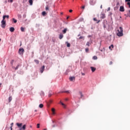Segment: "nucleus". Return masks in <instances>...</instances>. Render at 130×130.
Returning a JSON list of instances; mask_svg holds the SVG:
<instances>
[{
    "label": "nucleus",
    "mask_w": 130,
    "mask_h": 130,
    "mask_svg": "<svg viewBox=\"0 0 130 130\" xmlns=\"http://www.w3.org/2000/svg\"><path fill=\"white\" fill-rule=\"evenodd\" d=\"M119 29L117 30L118 32H117V36L121 37V36H123V28H122V27H120Z\"/></svg>",
    "instance_id": "nucleus-1"
},
{
    "label": "nucleus",
    "mask_w": 130,
    "mask_h": 130,
    "mask_svg": "<svg viewBox=\"0 0 130 130\" xmlns=\"http://www.w3.org/2000/svg\"><path fill=\"white\" fill-rule=\"evenodd\" d=\"M16 125L18 126V127H19V130H25L26 129V124H24L23 125L22 123H17Z\"/></svg>",
    "instance_id": "nucleus-2"
},
{
    "label": "nucleus",
    "mask_w": 130,
    "mask_h": 130,
    "mask_svg": "<svg viewBox=\"0 0 130 130\" xmlns=\"http://www.w3.org/2000/svg\"><path fill=\"white\" fill-rule=\"evenodd\" d=\"M1 27L3 28V29H5L6 28V21L4 20V19L1 21Z\"/></svg>",
    "instance_id": "nucleus-3"
},
{
    "label": "nucleus",
    "mask_w": 130,
    "mask_h": 130,
    "mask_svg": "<svg viewBox=\"0 0 130 130\" xmlns=\"http://www.w3.org/2000/svg\"><path fill=\"white\" fill-rule=\"evenodd\" d=\"M19 54H23V53H24V49L20 48L19 49Z\"/></svg>",
    "instance_id": "nucleus-4"
},
{
    "label": "nucleus",
    "mask_w": 130,
    "mask_h": 130,
    "mask_svg": "<svg viewBox=\"0 0 130 130\" xmlns=\"http://www.w3.org/2000/svg\"><path fill=\"white\" fill-rule=\"evenodd\" d=\"M77 97H78L79 99H81L83 97V94L82 92H79V93L77 94Z\"/></svg>",
    "instance_id": "nucleus-5"
},
{
    "label": "nucleus",
    "mask_w": 130,
    "mask_h": 130,
    "mask_svg": "<svg viewBox=\"0 0 130 130\" xmlns=\"http://www.w3.org/2000/svg\"><path fill=\"white\" fill-rule=\"evenodd\" d=\"M45 69V66H43V67H42L40 70V72L41 74H42V73H43V72H44V69Z\"/></svg>",
    "instance_id": "nucleus-6"
},
{
    "label": "nucleus",
    "mask_w": 130,
    "mask_h": 130,
    "mask_svg": "<svg viewBox=\"0 0 130 130\" xmlns=\"http://www.w3.org/2000/svg\"><path fill=\"white\" fill-rule=\"evenodd\" d=\"M19 67H21L20 64H18L16 68L15 67L12 66V69H15V71H17L19 69Z\"/></svg>",
    "instance_id": "nucleus-7"
},
{
    "label": "nucleus",
    "mask_w": 130,
    "mask_h": 130,
    "mask_svg": "<svg viewBox=\"0 0 130 130\" xmlns=\"http://www.w3.org/2000/svg\"><path fill=\"white\" fill-rule=\"evenodd\" d=\"M119 11L120 12H124V7L123 6H120Z\"/></svg>",
    "instance_id": "nucleus-8"
},
{
    "label": "nucleus",
    "mask_w": 130,
    "mask_h": 130,
    "mask_svg": "<svg viewBox=\"0 0 130 130\" xmlns=\"http://www.w3.org/2000/svg\"><path fill=\"white\" fill-rule=\"evenodd\" d=\"M90 69H91V71H92V73H94V72H95V71H96V68L91 67Z\"/></svg>",
    "instance_id": "nucleus-9"
},
{
    "label": "nucleus",
    "mask_w": 130,
    "mask_h": 130,
    "mask_svg": "<svg viewBox=\"0 0 130 130\" xmlns=\"http://www.w3.org/2000/svg\"><path fill=\"white\" fill-rule=\"evenodd\" d=\"M9 30L10 32H14V31H15V28H14L13 27H11L10 28Z\"/></svg>",
    "instance_id": "nucleus-10"
},
{
    "label": "nucleus",
    "mask_w": 130,
    "mask_h": 130,
    "mask_svg": "<svg viewBox=\"0 0 130 130\" xmlns=\"http://www.w3.org/2000/svg\"><path fill=\"white\" fill-rule=\"evenodd\" d=\"M69 79L70 81H71V82H73V81L75 80V77H70Z\"/></svg>",
    "instance_id": "nucleus-11"
},
{
    "label": "nucleus",
    "mask_w": 130,
    "mask_h": 130,
    "mask_svg": "<svg viewBox=\"0 0 130 130\" xmlns=\"http://www.w3.org/2000/svg\"><path fill=\"white\" fill-rule=\"evenodd\" d=\"M6 18H7V19H9L10 18V16L9 15H4L3 16V19L5 20Z\"/></svg>",
    "instance_id": "nucleus-12"
},
{
    "label": "nucleus",
    "mask_w": 130,
    "mask_h": 130,
    "mask_svg": "<svg viewBox=\"0 0 130 130\" xmlns=\"http://www.w3.org/2000/svg\"><path fill=\"white\" fill-rule=\"evenodd\" d=\"M66 44H67V47H71V44L69 42H66Z\"/></svg>",
    "instance_id": "nucleus-13"
},
{
    "label": "nucleus",
    "mask_w": 130,
    "mask_h": 130,
    "mask_svg": "<svg viewBox=\"0 0 130 130\" xmlns=\"http://www.w3.org/2000/svg\"><path fill=\"white\" fill-rule=\"evenodd\" d=\"M106 17V16H105V14H102L101 15V18L102 19H105Z\"/></svg>",
    "instance_id": "nucleus-14"
},
{
    "label": "nucleus",
    "mask_w": 130,
    "mask_h": 130,
    "mask_svg": "<svg viewBox=\"0 0 130 130\" xmlns=\"http://www.w3.org/2000/svg\"><path fill=\"white\" fill-rule=\"evenodd\" d=\"M59 39H62V38H63V35H62V34L59 35Z\"/></svg>",
    "instance_id": "nucleus-15"
},
{
    "label": "nucleus",
    "mask_w": 130,
    "mask_h": 130,
    "mask_svg": "<svg viewBox=\"0 0 130 130\" xmlns=\"http://www.w3.org/2000/svg\"><path fill=\"white\" fill-rule=\"evenodd\" d=\"M67 31H68V28H65L62 30L63 34H66L67 33Z\"/></svg>",
    "instance_id": "nucleus-16"
},
{
    "label": "nucleus",
    "mask_w": 130,
    "mask_h": 130,
    "mask_svg": "<svg viewBox=\"0 0 130 130\" xmlns=\"http://www.w3.org/2000/svg\"><path fill=\"white\" fill-rule=\"evenodd\" d=\"M29 4L30 6H32L33 5V0H29Z\"/></svg>",
    "instance_id": "nucleus-17"
},
{
    "label": "nucleus",
    "mask_w": 130,
    "mask_h": 130,
    "mask_svg": "<svg viewBox=\"0 0 130 130\" xmlns=\"http://www.w3.org/2000/svg\"><path fill=\"white\" fill-rule=\"evenodd\" d=\"M8 100H9V102H11V101L13 100V98H12V96H9Z\"/></svg>",
    "instance_id": "nucleus-18"
},
{
    "label": "nucleus",
    "mask_w": 130,
    "mask_h": 130,
    "mask_svg": "<svg viewBox=\"0 0 130 130\" xmlns=\"http://www.w3.org/2000/svg\"><path fill=\"white\" fill-rule=\"evenodd\" d=\"M60 103L61 104L62 106H63V107L64 108H66V105L64 104H63V103L60 102Z\"/></svg>",
    "instance_id": "nucleus-19"
},
{
    "label": "nucleus",
    "mask_w": 130,
    "mask_h": 130,
    "mask_svg": "<svg viewBox=\"0 0 130 130\" xmlns=\"http://www.w3.org/2000/svg\"><path fill=\"white\" fill-rule=\"evenodd\" d=\"M114 46L113 45H111L109 47V48L110 49V50H112V49L111 48H113Z\"/></svg>",
    "instance_id": "nucleus-20"
},
{
    "label": "nucleus",
    "mask_w": 130,
    "mask_h": 130,
    "mask_svg": "<svg viewBox=\"0 0 130 130\" xmlns=\"http://www.w3.org/2000/svg\"><path fill=\"white\" fill-rule=\"evenodd\" d=\"M20 29H21V32H24V31H25V28L23 27H21L20 28Z\"/></svg>",
    "instance_id": "nucleus-21"
},
{
    "label": "nucleus",
    "mask_w": 130,
    "mask_h": 130,
    "mask_svg": "<svg viewBox=\"0 0 130 130\" xmlns=\"http://www.w3.org/2000/svg\"><path fill=\"white\" fill-rule=\"evenodd\" d=\"M55 109L54 108H52V112H53V114H55Z\"/></svg>",
    "instance_id": "nucleus-22"
},
{
    "label": "nucleus",
    "mask_w": 130,
    "mask_h": 130,
    "mask_svg": "<svg viewBox=\"0 0 130 130\" xmlns=\"http://www.w3.org/2000/svg\"><path fill=\"white\" fill-rule=\"evenodd\" d=\"M79 40L83 39V40H84L85 37H83V36H81V37H79Z\"/></svg>",
    "instance_id": "nucleus-23"
},
{
    "label": "nucleus",
    "mask_w": 130,
    "mask_h": 130,
    "mask_svg": "<svg viewBox=\"0 0 130 130\" xmlns=\"http://www.w3.org/2000/svg\"><path fill=\"white\" fill-rule=\"evenodd\" d=\"M39 107L40 108H43V104H40Z\"/></svg>",
    "instance_id": "nucleus-24"
},
{
    "label": "nucleus",
    "mask_w": 130,
    "mask_h": 130,
    "mask_svg": "<svg viewBox=\"0 0 130 130\" xmlns=\"http://www.w3.org/2000/svg\"><path fill=\"white\" fill-rule=\"evenodd\" d=\"M62 93H67V94L70 93V91L67 90V91H62Z\"/></svg>",
    "instance_id": "nucleus-25"
},
{
    "label": "nucleus",
    "mask_w": 130,
    "mask_h": 130,
    "mask_svg": "<svg viewBox=\"0 0 130 130\" xmlns=\"http://www.w3.org/2000/svg\"><path fill=\"white\" fill-rule=\"evenodd\" d=\"M42 16H45L46 15V12L45 11H43L42 13Z\"/></svg>",
    "instance_id": "nucleus-26"
},
{
    "label": "nucleus",
    "mask_w": 130,
    "mask_h": 130,
    "mask_svg": "<svg viewBox=\"0 0 130 130\" xmlns=\"http://www.w3.org/2000/svg\"><path fill=\"white\" fill-rule=\"evenodd\" d=\"M35 62H36L37 63V64H39V60H38L37 59H35Z\"/></svg>",
    "instance_id": "nucleus-27"
},
{
    "label": "nucleus",
    "mask_w": 130,
    "mask_h": 130,
    "mask_svg": "<svg viewBox=\"0 0 130 130\" xmlns=\"http://www.w3.org/2000/svg\"><path fill=\"white\" fill-rule=\"evenodd\" d=\"M12 20H13L14 23H17V19H15V18H13Z\"/></svg>",
    "instance_id": "nucleus-28"
},
{
    "label": "nucleus",
    "mask_w": 130,
    "mask_h": 130,
    "mask_svg": "<svg viewBox=\"0 0 130 130\" xmlns=\"http://www.w3.org/2000/svg\"><path fill=\"white\" fill-rule=\"evenodd\" d=\"M45 10H46V11H48V10H49V7H48V6H47L46 7Z\"/></svg>",
    "instance_id": "nucleus-29"
},
{
    "label": "nucleus",
    "mask_w": 130,
    "mask_h": 130,
    "mask_svg": "<svg viewBox=\"0 0 130 130\" xmlns=\"http://www.w3.org/2000/svg\"><path fill=\"white\" fill-rule=\"evenodd\" d=\"M92 58H93V59H95V60L97 59V58H98L97 56H94Z\"/></svg>",
    "instance_id": "nucleus-30"
},
{
    "label": "nucleus",
    "mask_w": 130,
    "mask_h": 130,
    "mask_svg": "<svg viewBox=\"0 0 130 130\" xmlns=\"http://www.w3.org/2000/svg\"><path fill=\"white\" fill-rule=\"evenodd\" d=\"M103 24H104L103 27L104 29L106 28V24H105V23H104Z\"/></svg>",
    "instance_id": "nucleus-31"
},
{
    "label": "nucleus",
    "mask_w": 130,
    "mask_h": 130,
    "mask_svg": "<svg viewBox=\"0 0 130 130\" xmlns=\"http://www.w3.org/2000/svg\"><path fill=\"white\" fill-rule=\"evenodd\" d=\"M85 52H87V53L89 52V49L88 48H86L85 49Z\"/></svg>",
    "instance_id": "nucleus-32"
},
{
    "label": "nucleus",
    "mask_w": 130,
    "mask_h": 130,
    "mask_svg": "<svg viewBox=\"0 0 130 130\" xmlns=\"http://www.w3.org/2000/svg\"><path fill=\"white\" fill-rule=\"evenodd\" d=\"M86 45H87V46H90V42H87V43H86Z\"/></svg>",
    "instance_id": "nucleus-33"
},
{
    "label": "nucleus",
    "mask_w": 130,
    "mask_h": 130,
    "mask_svg": "<svg viewBox=\"0 0 130 130\" xmlns=\"http://www.w3.org/2000/svg\"><path fill=\"white\" fill-rule=\"evenodd\" d=\"M37 128H39V127H40V124L38 123L37 124Z\"/></svg>",
    "instance_id": "nucleus-34"
},
{
    "label": "nucleus",
    "mask_w": 130,
    "mask_h": 130,
    "mask_svg": "<svg viewBox=\"0 0 130 130\" xmlns=\"http://www.w3.org/2000/svg\"><path fill=\"white\" fill-rule=\"evenodd\" d=\"M116 6H117V7H118H118H119V6H120L119 2H118V3H117Z\"/></svg>",
    "instance_id": "nucleus-35"
},
{
    "label": "nucleus",
    "mask_w": 130,
    "mask_h": 130,
    "mask_svg": "<svg viewBox=\"0 0 130 130\" xmlns=\"http://www.w3.org/2000/svg\"><path fill=\"white\" fill-rule=\"evenodd\" d=\"M8 3H13V0H8Z\"/></svg>",
    "instance_id": "nucleus-36"
},
{
    "label": "nucleus",
    "mask_w": 130,
    "mask_h": 130,
    "mask_svg": "<svg viewBox=\"0 0 130 130\" xmlns=\"http://www.w3.org/2000/svg\"><path fill=\"white\" fill-rule=\"evenodd\" d=\"M18 18H22V16H21V15H20V14L18 15Z\"/></svg>",
    "instance_id": "nucleus-37"
},
{
    "label": "nucleus",
    "mask_w": 130,
    "mask_h": 130,
    "mask_svg": "<svg viewBox=\"0 0 130 130\" xmlns=\"http://www.w3.org/2000/svg\"><path fill=\"white\" fill-rule=\"evenodd\" d=\"M127 5H128L129 8H130V3H129V2H128V3H127Z\"/></svg>",
    "instance_id": "nucleus-38"
},
{
    "label": "nucleus",
    "mask_w": 130,
    "mask_h": 130,
    "mask_svg": "<svg viewBox=\"0 0 130 130\" xmlns=\"http://www.w3.org/2000/svg\"><path fill=\"white\" fill-rule=\"evenodd\" d=\"M93 21H98V20H97V19H96V18H93Z\"/></svg>",
    "instance_id": "nucleus-39"
},
{
    "label": "nucleus",
    "mask_w": 130,
    "mask_h": 130,
    "mask_svg": "<svg viewBox=\"0 0 130 130\" xmlns=\"http://www.w3.org/2000/svg\"><path fill=\"white\" fill-rule=\"evenodd\" d=\"M73 12V10H69V13H72Z\"/></svg>",
    "instance_id": "nucleus-40"
},
{
    "label": "nucleus",
    "mask_w": 130,
    "mask_h": 130,
    "mask_svg": "<svg viewBox=\"0 0 130 130\" xmlns=\"http://www.w3.org/2000/svg\"><path fill=\"white\" fill-rule=\"evenodd\" d=\"M10 128L11 129V130H13V126H10Z\"/></svg>",
    "instance_id": "nucleus-41"
},
{
    "label": "nucleus",
    "mask_w": 130,
    "mask_h": 130,
    "mask_svg": "<svg viewBox=\"0 0 130 130\" xmlns=\"http://www.w3.org/2000/svg\"><path fill=\"white\" fill-rule=\"evenodd\" d=\"M100 22V20H98L97 22H96L97 24H98Z\"/></svg>",
    "instance_id": "nucleus-42"
},
{
    "label": "nucleus",
    "mask_w": 130,
    "mask_h": 130,
    "mask_svg": "<svg viewBox=\"0 0 130 130\" xmlns=\"http://www.w3.org/2000/svg\"><path fill=\"white\" fill-rule=\"evenodd\" d=\"M52 103V101L50 100L49 102V103Z\"/></svg>",
    "instance_id": "nucleus-43"
},
{
    "label": "nucleus",
    "mask_w": 130,
    "mask_h": 130,
    "mask_svg": "<svg viewBox=\"0 0 130 130\" xmlns=\"http://www.w3.org/2000/svg\"><path fill=\"white\" fill-rule=\"evenodd\" d=\"M112 63H113L112 61H110L109 63V64H112Z\"/></svg>",
    "instance_id": "nucleus-44"
},
{
    "label": "nucleus",
    "mask_w": 130,
    "mask_h": 130,
    "mask_svg": "<svg viewBox=\"0 0 130 130\" xmlns=\"http://www.w3.org/2000/svg\"><path fill=\"white\" fill-rule=\"evenodd\" d=\"M11 126H13V125H14V123H11Z\"/></svg>",
    "instance_id": "nucleus-45"
},
{
    "label": "nucleus",
    "mask_w": 130,
    "mask_h": 130,
    "mask_svg": "<svg viewBox=\"0 0 130 130\" xmlns=\"http://www.w3.org/2000/svg\"><path fill=\"white\" fill-rule=\"evenodd\" d=\"M125 2H130V0H125Z\"/></svg>",
    "instance_id": "nucleus-46"
},
{
    "label": "nucleus",
    "mask_w": 130,
    "mask_h": 130,
    "mask_svg": "<svg viewBox=\"0 0 130 130\" xmlns=\"http://www.w3.org/2000/svg\"><path fill=\"white\" fill-rule=\"evenodd\" d=\"M90 5H92L93 6V5H94V4H93V2H90Z\"/></svg>",
    "instance_id": "nucleus-47"
},
{
    "label": "nucleus",
    "mask_w": 130,
    "mask_h": 130,
    "mask_svg": "<svg viewBox=\"0 0 130 130\" xmlns=\"http://www.w3.org/2000/svg\"><path fill=\"white\" fill-rule=\"evenodd\" d=\"M9 128H8V127H6V129H5V130H9Z\"/></svg>",
    "instance_id": "nucleus-48"
},
{
    "label": "nucleus",
    "mask_w": 130,
    "mask_h": 130,
    "mask_svg": "<svg viewBox=\"0 0 130 130\" xmlns=\"http://www.w3.org/2000/svg\"><path fill=\"white\" fill-rule=\"evenodd\" d=\"M82 9H85V6H82Z\"/></svg>",
    "instance_id": "nucleus-49"
},
{
    "label": "nucleus",
    "mask_w": 130,
    "mask_h": 130,
    "mask_svg": "<svg viewBox=\"0 0 130 130\" xmlns=\"http://www.w3.org/2000/svg\"><path fill=\"white\" fill-rule=\"evenodd\" d=\"M108 11H110V7L108 8Z\"/></svg>",
    "instance_id": "nucleus-50"
},
{
    "label": "nucleus",
    "mask_w": 130,
    "mask_h": 130,
    "mask_svg": "<svg viewBox=\"0 0 130 130\" xmlns=\"http://www.w3.org/2000/svg\"><path fill=\"white\" fill-rule=\"evenodd\" d=\"M52 126V127H55V125H53Z\"/></svg>",
    "instance_id": "nucleus-51"
},
{
    "label": "nucleus",
    "mask_w": 130,
    "mask_h": 130,
    "mask_svg": "<svg viewBox=\"0 0 130 130\" xmlns=\"http://www.w3.org/2000/svg\"><path fill=\"white\" fill-rule=\"evenodd\" d=\"M82 76H85V73H82Z\"/></svg>",
    "instance_id": "nucleus-52"
},
{
    "label": "nucleus",
    "mask_w": 130,
    "mask_h": 130,
    "mask_svg": "<svg viewBox=\"0 0 130 130\" xmlns=\"http://www.w3.org/2000/svg\"><path fill=\"white\" fill-rule=\"evenodd\" d=\"M35 112H37V110H35Z\"/></svg>",
    "instance_id": "nucleus-53"
},
{
    "label": "nucleus",
    "mask_w": 130,
    "mask_h": 130,
    "mask_svg": "<svg viewBox=\"0 0 130 130\" xmlns=\"http://www.w3.org/2000/svg\"><path fill=\"white\" fill-rule=\"evenodd\" d=\"M79 36H81V34L78 35V37H79Z\"/></svg>",
    "instance_id": "nucleus-54"
},
{
    "label": "nucleus",
    "mask_w": 130,
    "mask_h": 130,
    "mask_svg": "<svg viewBox=\"0 0 130 130\" xmlns=\"http://www.w3.org/2000/svg\"><path fill=\"white\" fill-rule=\"evenodd\" d=\"M66 101H68V99H65Z\"/></svg>",
    "instance_id": "nucleus-55"
},
{
    "label": "nucleus",
    "mask_w": 130,
    "mask_h": 130,
    "mask_svg": "<svg viewBox=\"0 0 130 130\" xmlns=\"http://www.w3.org/2000/svg\"><path fill=\"white\" fill-rule=\"evenodd\" d=\"M51 96V94H49V97H50Z\"/></svg>",
    "instance_id": "nucleus-56"
},
{
    "label": "nucleus",
    "mask_w": 130,
    "mask_h": 130,
    "mask_svg": "<svg viewBox=\"0 0 130 130\" xmlns=\"http://www.w3.org/2000/svg\"><path fill=\"white\" fill-rule=\"evenodd\" d=\"M101 9H102V5L101 6Z\"/></svg>",
    "instance_id": "nucleus-57"
},
{
    "label": "nucleus",
    "mask_w": 130,
    "mask_h": 130,
    "mask_svg": "<svg viewBox=\"0 0 130 130\" xmlns=\"http://www.w3.org/2000/svg\"><path fill=\"white\" fill-rule=\"evenodd\" d=\"M88 37L90 38V37H91V36H88Z\"/></svg>",
    "instance_id": "nucleus-58"
},
{
    "label": "nucleus",
    "mask_w": 130,
    "mask_h": 130,
    "mask_svg": "<svg viewBox=\"0 0 130 130\" xmlns=\"http://www.w3.org/2000/svg\"><path fill=\"white\" fill-rule=\"evenodd\" d=\"M69 17H68L67 18V19L68 20V19H69Z\"/></svg>",
    "instance_id": "nucleus-59"
},
{
    "label": "nucleus",
    "mask_w": 130,
    "mask_h": 130,
    "mask_svg": "<svg viewBox=\"0 0 130 130\" xmlns=\"http://www.w3.org/2000/svg\"><path fill=\"white\" fill-rule=\"evenodd\" d=\"M44 130H47V129H46V128H45V129H44Z\"/></svg>",
    "instance_id": "nucleus-60"
},
{
    "label": "nucleus",
    "mask_w": 130,
    "mask_h": 130,
    "mask_svg": "<svg viewBox=\"0 0 130 130\" xmlns=\"http://www.w3.org/2000/svg\"><path fill=\"white\" fill-rule=\"evenodd\" d=\"M1 85H2V83H0V87H1Z\"/></svg>",
    "instance_id": "nucleus-61"
},
{
    "label": "nucleus",
    "mask_w": 130,
    "mask_h": 130,
    "mask_svg": "<svg viewBox=\"0 0 130 130\" xmlns=\"http://www.w3.org/2000/svg\"><path fill=\"white\" fill-rule=\"evenodd\" d=\"M129 13H130V10H129Z\"/></svg>",
    "instance_id": "nucleus-62"
},
{
    "label": "nucleus",
    "mask_w": 130,
    "mask_h": 130,
    "mask_svg": "<svg viewBox=\"0 0 130 130\" xmlns=\"http://www.w3.org/2000/svg\"><path fill=\"white\" fill-rule=\"evenodd\" d=\"M101 51H102V50H101Z\"/></svg>",
    "instance_id": "nucleus-63"
},
{
    "label": "nucleus",
    "mask_w": 130,
    "mask_h": 130,
    "mask_svg": "<svg viewBox=\"0 0 130 130\" xmlns=\"http://www.w3.org/2000/svg\"><path fill=\"white\" fill-rule=\"evenodd\" d=\"M120 18H121V16H120Z\"/></svg>",
    "instance_id": "nucleus-64"
}]
</instances>
